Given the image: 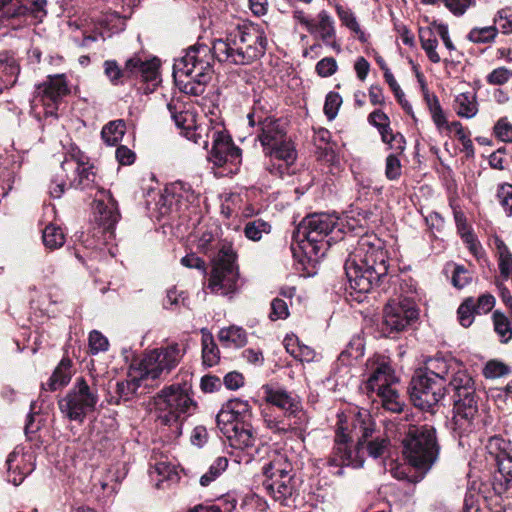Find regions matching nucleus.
I'll list each match as a JSON object with an SVG mask.
<instances>
[{
	"label": "nucleus",
	"mask_w": 512,
	"mask_h": 512,
	"mask_svg": "<svg viewBox=\"0 0 512 512\" xmlns=\"http://www.w3.org/2000/svg\"><path fill=\"white\" fill-rule=\"evenodd\" d=\"M387 252L375 235H364L357 241L345 262V273L351 296L358 302L375 287L391 280L395 295L389 299L383 311V330L388 333L404 331L417 321L419 309L414 295L416 287L411 280L388 276Z\"/></svg>",
	"instance_id": "obj_1"
},
{
	"label": "nucleus",
	"mask_w": 512,
	"mask_h": 512,
	"mask_svg": "<svg viewBox=\"0 0 512 512\" xmlns=\"http://www.w3.org/2000/svg\"><path fill=\"white\" fill-rule=\"evenodd\" d=\"M238 39L227 33L225 39H216L213 47L205 44L190 47L186 54L175 60L173 77L180 89L190 95H201L211 79L215 59L233 65H247L262 57L259 53L246 52Z\"/></svg>",
	"instance_id": "obj_2"
},
{
	"label": "nucleus",
	"mask_w": 512,
	"mask_h": 512,
	"mask_svg": "<svg viewBox=\"0 0 512 512\" xmlns=\"http://www.w3.org/2000/svg\"><path fill=\"white\" fill-rule=\"evenodd\" d=\"M335 445L328 459L329 466L339 467L337 475H342V467L361 468L364 464L363 450L372 458L384 456L390 445L385 435L373 437L375 422L367 410L358 411L352 421L351 434L348 433L347 420L338 416Z\"/></svg>",
	"instance_id": "obj_3"
},
{
	"label": "nucleus",
	"mask_w": 512,
	"mask_h": 512,
	"mask_svg": "<svg viewBox=\"0 0 512 512\" xmlns=\"http://www.w3.org/2000/svg\"><path fill=\"white\" fill-rule=\"evenodd\" d=\"M420 374L440 380L454 392V433L463 437L474 432L478 426V400L475 382L467 371L453 359L435 357L427 361Z\"/></svg>",
	"instance_id": "obj_4"
},
{
	"label": "nucleus",
	"mask_w": 512,
	"mask_h": 512,
	"mask_svg": "<svg viewBox=\"0 0 512 512\" xmlns=\"http://www.w3.org/2000/svg\"><path fill=\"white\" fill-rule=\"evenodd\" d=\"M247 118L251 127H259L257 138L265 154L273 161L270 172L279 177L290 174V168L297 159V152L287 136L284 125L277 119L264 117L256 110L249 113Z\"/></svg>",
	"instance_id": "obj_5"
},
{
	"label": "nucleus",
	"mask_w": 512,
	"mask_h": 512,
	"mask_svg": "<svg viewBox=\"0 0 512 512\" xmlns=\"http://www.w3.org/2000/svg\"><path fill=\"white\" fill-rule=\"evenodd\" d=\"M157 421L180 435L183 421L194 414L197 403L192 397V386L187 381L164 387L154 398Z\"/></svg>",
	"instance_id": "obj_6"
},
{
	"label": "nucleus",
	"mask_w": 512,
	"mask_h": 512,
	"mask_svg": "<svg viewBox=\"0 0 512 512\" xmlns=\"http://www.w3.org/2000/svg\"><path fill=\"white\" fill-rule=\"evenodd\" d=\"M341 226L334 214L314 213L300 222L293 236L305 253L321 257L332 242L341 238Z\"/></svg>",
	"instance_id": "obj_7"
},
{
	"label": "nucleus",
	"mask_w": 512,
	"mask_h": 512,
	"mask_svg": "<svg viewBox=\"0 0 512 512\" xmlns=\"http://www.w3.org/2000/svg\"><path fill=\"white\" fill-rule=\"evenodd\" d=\"M263 487L283 506H292L299 496L297 479L291 461L285 452L275 451L263 468Z\"/></svg>",
	"instance_id": "obj_8"
},
{
	"label": "nucleus",
	"mask_w": 512,
	"mask_h": 512,
	"mask_svg": "<svg viewBox=\"0 0 512 512\" xmlns=\"http://www.w3.org/2000/svg\"><path fill=\"white\" fill-rule=\"evenodd\" d=\"M402 444L407 462L422 473H427L438 460L440 445L432 425L411 426Z\"/></svg>",
	"instance_id": "obj_9"
},
{
	"label": "nucleus",
	"mask_w": 512,
	"mask_h": 512,
	"mask_svg": "<svg viewBox=\"0 0 512 512\" xmlns=\"http://www.w3.org/2000/svg\"><path fill=\"white\" fill-rule=\"evenodd\" d=\"M237 254L229 243L222 244L218 254L213 258L208 289L219 295H229L239 289V268Z\"/></svg>",
	"instance_id": "obj_10"
},
{
	"label": "nucleus",
	"mask_w": 512,
	"mask_h": 512,
	"mask_svg": "<svg viewBox=\"0 0 512 512\" xmlns=\"http://www.w3.org/2000/svg\"><path fill=\"white\" fill-rule=\"evenodd\" d=\"M98 401L99 394L95 383L89 384L86 379L79 377L67 394L58 401V405L64 417L82 423L96 409Z\"/></svg>",
	"instance_id": "obj_11"
},
{
	"label": "nucleus",
	"mask_w": 512,
	"mask_h": 512,
	"mask_svg": "<svg viewBox=\"0 0 512 512\" xmlns=\"http://www.w3.org/2000/svg\"><path fill=\"white\" fill-rule=\"evenodd\" d=\"M182 356L183 351L177 343L169 344L145 353L135 370L143 379H159L169 374Z\"/></svg>",
	"instance_id": "obj_12"
},
{
	"label": "nucleus",
	"mask_w": 512,
	"mask_h": 512,
	"mask_svg": "<svg viewBox=\"0 0 512 512\" xmlns=\"http://www.w3.org/2000/svg\"><path fill=\"white\" fill-rule=\"evenodd\" d=\"M293 20L301 25L315 39L321 40L326 46L341 51L340 45L336 41L335 21L330 13L321 10L312 18L302 9H295L292 12Z\"/></svg>",
	"instance_id": "obj_13"
},
{
	"label": "nucleus",
	"mask_w": 512,
	"mask_h": 512,
	"mask_svg": "<svg viewBox=\"0 0 512 512\" xmlns=\"http://www.w3.org/2000/svg\"><path fill=\"white\" fill-rule=\"evenodd\" d=\"M205 135L206 143H197L204 149L208 147L209 139L212 140V149L209 160L216 166H223L227 163L237 165L241 162V150L233 143L230 135L221 126H209Z\"/></svg>",
	"instance_id": "obj_14"
},
{
	"label": "nucleus",
	"mask_w": 512,
	"mask_h": 512,
	"mask_svg": "<svg viewBox=\"0 0 512 512\" xmlns=\"http://www.w3.org/2000/svg\"><path fill=\"white\" fill-rule=\"evenodd\" d=\"M448 387L437 380L420 373L415 375L410 383V398L413 404L421 410L432 411L445 397Z\"/></svg>",
	"instance_id": "obj_15"
},
{
	"label": "nucleus",
	"mask_w": 512,
	"mask_h": 512,
	"mask_svg": "<svg viewBox=\"0 0 512 512\" xmlns=\"http://www.w3.org/2000/svg\"><path fill=\"white\" fill-rule=\"evenodd\" d=\"M69 93L66 78L62 74L48 76L47 79L36 86L34 92L35 105L41 104L45 115L55 116L63 97Z\"/></svg>",
	"instance_id": "obj_16"
},
{
	"label": "nucleus",
	"mask_w": 512,
	"mask_h": 512,
	"mask_svg": "<svg viewBox=\"0 0 512 512\" xmlns=\"http://www.w3.org/2000/svg\"><path fill=\"white\" fill-rule=\"evenodd\" d=\"M93 217L98 228L104 234V240L110 239L114 234V228L120 219L117 202L111 193L99 190L95 196Z\"/></svg>",
	"instance_id": "obj_17"
},
{
	"label": "nucleus",
	"mask_w": 512,
	"mask_h": 512,
	"mask_svg": "<svg viewBox=\"0 0 512 512\" xmlns=\"http://www.w3.org/2000/svg\"><path fill=\"white\" fill-rule=\"evenodd\" d=\"M5 467L7 481L18 486L35 469L34 454L26 451L24 447L17 446L7 456Z\"/></svg>",
	"instance_id": "obj_18"
},
{
	"label": "nucleus",
	"mask_w": 512,
	"mask_h": 512,
	"mask_svg": "<svg viewBox=\"0 0 512 512\" xmlns=\"http://www.w3.org/2000/svg\"><path fill=\"white\" fill-rule=\"evenodd\" d=\"M230 33L234 38L238 39V44L244 45L246 52L259 53L261 56L265 54L267 48V38L263 29L254 23L243 22L231 29Z\"/></svg>",
	"instance_id": "obj_19"
},
{
	"label": "nucleus",
	"mask_w": 512,
	"mask_h": 512,
	"mask_svg": "<svg viewBox=\"0 0 512 512\" xmlns=\"http://www.w3.org/2000/svg\"><path fill=\"white\" fill-rule=\"evenodd\" d=\"M265 399L268 403L283 410L285 416L307 426L308 417L300 400L282 389H267Z\"/></svg>",
	"instance_id": "obj_20"
},
{
	"label": "nucleus",
	"mask_w": 512,
	"mask_h": 512,
	"mask_svg": "<svg viewBox=\"0 0 512 512\" xmlns=\"http://www.w3.org/2000/svg\"><path fill=\"white\" fill-rule=\"evenodd\" d=\"M172 119L177 128L181 130V134L197 145V143H206L204 140V133L210 125L196 124L194 115L188 111H177L176 105L173 102L167 104Z\"/></svg>",
	"instance_id": "obj_21"
},
{
	"label": "nucleus",
	"mask_w": 512,
	"mask_h": 512,
	"mask_svg": "<svg viewBox=\"0 0 512 512\" xmlns=\"http://www.w3.org/2000/svg\"><path fill=\"white\" fill-rule=\"evenodd\" d=\"M252 417L251 407L246 400L231 399L216 416L218 428L232 425L250 424Z\"/></svg>",
	"instance_id": "obj_22"
},
{
	"label": "nucleus",
	"mask_w": 512,
	"mask_h": 512,
	"mask_svg": "<svg viewBox=\"0 0 512 512\" xmlns=\"http://www.w3.org/2000/svg\"><path fill=\"white\" fill-rule=\"evenodd\" d=\"M490 453L495 455L498 471L504 481L505 490L512 488V448L510 442L501 437H491L489 440Z\"/></svg>",
	"instance_id": "obj_23"
},
{
	"label": "nucleus",
	"mask_w": 512,
	"mask_h": 512,
	"mask_svg": "<svg viewBox=\"0 0 512 512\" xmlns=\"http://www.w3.org/2000/svg\"><path fill=\"white\" fill-rule=\"evenodd\" d=\"M369 122L378 129L382 141L387 143L391 149L399 154L404 151L406 141L403 135L392 132L389 117L383 111H373L369 115Z\"/></svg>",
	"instance_id": "obj_24"
},
{
	"label": "nucleus",
	"mask_w": 512,
	"mask_h": 512,
	"mask_svg": "<svg viewBox=\"0 0 512 512\" xmlns=\"http://www.w3.org/2000/svg\"><path fill=\"white\" fill-rule=\"evenodd\" d=\"M370 369L371 374L365 385L368 392L378 393L382 388L389 387L397 382L393 369L385 360L372 363Z\"/></svg>",
	"instance_id": "obj_25"
},
{
	"label": "nucleus",
	"mask_w": 512,
	"mask_h": 512,
	"mask_svg": "<svg viewBox=\"0 0 512 512\" xmlns=\"http://www.w3.org/2000/svg\"><path fill=\"white\" fill-rule=\"evenodd\" d=\"M63 169H69V172L73 173V177L69 178V187L81 190L93 187L96 174L92 166L80 163L74 158H66L63 161Z\"/></svg>",
	"instance_id": "obj_26"
},
{
	"label": "nucleus",
	"mask_w": 512,
	"mask_h": 512,
	"mask_svg": "<svg viewBox=\"0 0 512 512\" xmlns=\"http://www.w3.org/2000/svg\"><path fill=\"white\" fill-rule=\"evenodd\" d=\"M229 441L231 447L245 450L254 446L256 437L251 424L232 425L219 428Z\"/></svg>",
	"instance_id": "obj_27"
},
{
	"label": "nucleus",
	"mask_w": 512,
	"mask_h": 512,
	"mask_svg": "<svg viewBox=\"0 0 512 512\" xmlns=\"http://www.w3.org/2000/svg\"><path fill=\"white\" fill-rule=\"evenodd\" d=\"M263 419L265 427L275 434L297 432L302 431L306 428V425L299 423L290 417H287L285 415L279 417L266 411L263 413Z\"/></svg>",
	"instance_id": "obj_28"
},
{
	"label": "nucleus",
	"mask_w": 512,
	"mask_h": 512,
	"mask_svg": "<svg viewBox=\"0 0 512 512\" xmlns=\"http://www.w3.org/2000/svg\"><path fill=\"white\" fill-rule=\"evenodd\" d=\"M158 67L159 64L155 59L143 61L138 57H134L126 62L125 72L141 76L145 81H155L158 76Z\"/></svg>",
	"instance_id": "obj_29"
},
{
	"label": "nucleus",
	"mask_w": 512,
	"mask_h": 512,
	"mask_svg": "<svg viewBox=\"0 0 512 512\" xmlns=\"http://www.w3.org/2000/svg\"><path fill=\"white\" fill-rule=\"evenodd\" d=\"M71 366V360L69 358H63L48 381L42 384V388L49 391H56L66 386L72 377Z\"/></svg>",
	"instance_id": "obj_30"
},
{
	"label": "nucleus",
	"mask_w": 512,
	"mask_h": 512,
	"mask_svg": "<svg viewBox=\"0 0 512 512\" xmlns=\"http://www.w3.org/2000/svg\"><path fill=\"white\" fill-rule=\"evenodd\" d=\"M142 380L143 378L136 372L135 368H131L127 379L119 381L116 384V394L118 397L116 403L133 399Z\"/></svg>",
	"instance_id": "obj_31"
},
{
	"label": "nucleus",
	"mask_w": 512,
	"mask_h": 512,
	"mask_svg": "<svg viewBox=\"0 0 512 512\" xmlns=\"http://www.w3.org/2000/svg\"><path fill=\"white\" fill-rule=\"evenodd\" d=\"M150 476L156 481L157 488H164L165 482H175L178 480V474L174 466L164 461L155 463L150 470Z\"/></svg>",
	"instance_id": "obj_32"
},
{
	"label": "nucleus",
	"mask_w": 512,
	"mask_h": 512,
	"mask_svg": "<svg viewBox=\"0 0 512 512\" xmlns=\"http://www.w3.org/2000/svg\"><path fill=\"white\" fill-rule=\"evenodd\" d=\"M124 477L125 473L118 465L112 466L106 470L104 476L99 480V484L106 495H113L118 491Z\"/></svg>",
	"instance_id": "obj_33"
},
{
	"label": "nucleus",
	"mask_w": 512,
	"mask_h": 512,
	"mask_svg": "<svg viewBox=\"0 0 512 512\" xmlns=\"http://www.w3.org/2000/svg\"><path fill=\"white\" fill-rule=\"evenodd\" d=\"M124 477L125 473L118 465L112 466L106 470L104 476L99 480V484L106 495H113L118 491Z\"/></svg>",
	"instance_id": "obj_34"
},
{
	"label": "nucleus",
	"mask_w": 512,
	"mask_h": 512,
	"mask_svg": "<svg viewBox=\"0 0 512 512\" xmlns=\"http://www.w3.org/2000/svg\"><path fill=\"white\" fill-rule=\"evenodd\" d=\"M218 338L221 343L230 347L240 348L247 342V334L242 327L230 326L219 331Z\"/></svg>",
	"instance_id": "obj_35"
},
{
	"label": "nucleus",
	"mask_w": 512,
	"mask_h": 512,
	"mask_svg": "<svg viewBox=\"0 0 512 512\" xmlns=\"http://www.w3.org/2000/svg\"><path fill=\"white\" fill-rule=\"evenodd\" d=\"M419 39L422 49L425 51L428 59L433 63H439L441 58L436 51L438 40L431 28H420Z\"/></svg>",
	"instance_id": "obj_36"
},
{
	"label": "nucleus",
	"mask_w": 512,
	"mask_h": 512,
	"mask_svg": "<svg viewBox=\"0 0 512 512\" xmlns=\"http://www.w3.org/2000/svg\"><path fill=\"white\" fill-rule=\"evenodd\" d=\"M454 109L460 117H474L478 112L475 94L460 93L455 98Z\"/></svg>",
	"instance_id": "obj_37"
},
{
	"label": "nucleus",
	"mask_w": 512,
	"mask_h": 512,
	"mask_svg": "<svg viewBox=\"0 0 512 512\" xmlns=\"http://www.w3.org/2000/svg\"><path fill=\"white\" fill-rule=\"evenodd\" d=\"M376 395L379 397L382 406L386 410L394 413L402 411L403 401L394 385L382 388V390L376 393Z\"/></svg>",
	"instance_id": "obj_38"
},
{
	"label": "nucleus",
	"mask_w": 512,
	"mask_h": 512,
	"mask_svg": "<svg viewBox=\"0 0 512 512\" xmlns=\"http://www.w3.org/2000/svg\"><path fill=\"white\" fill-rule=\"evenodd\" d=\"M125 130L126 124L123 120H114L102 128L101 137L107 145L114 146L122 140Z\"/></svg>",
	"instance_id": "obj_39"
},
{
	"label": "nucleus",
	"mask_w": 512,
	"mask_h": 512,
	"mask_svg": "<svg viewBox=\"0 0 512 512\" xmlns=\"http://www.w3.org/2000/svg\"><path fill=\"white\" fill-rule=\"evenodd\" d=\"M424 99L435 126L439 132H442L446 127H448V122L437 96L430 95L426 92L424 94Z\"/></svg>",
	"instance_id": "obj_40"
},
{
	"label": "nucleus",
	"mask_w": 512,
	"mask_h": 512,
	"mask_svg": "<svg viewBox=\"0 0 512 512\" xmlns=\"http://www.w3.org/2000/svg\"><path fill=\"white\" fill-rule=\"evenodd\" d=\"M169 198L175 199L178 202L181 199L191 202L195 199V195L190 185L183 182H176L170 188H166L165 194L161 196L164 202L168 201Z\"/></svg>",
	"instance_id": "obj_41"
},
{
	"label": "nucleus",
	"mask_w": 512,
	"mask_h": 512,
	"mask_svg": "<svg viewBox=\"0 0 512 512\" xmlns=\"http://www.w3.org/2000/svg\"><path fill=\"white\" fill-rule=\"evenodd\" d=\"M271 232V224L263 219H253L244 226V235L252 241H259L264 234Z\"/></svg>",
	"instance_id": "obj_42"
},
{
	"label": "nucleus",
	"mask_w": 512,
	"mask_h": 512,
	"mask_svg": "<svg viewBox=\"0 0 512 512\" xmlns=\"http://www.w3.org/2000/svg\"><path fill=\"white\" fill-rule=\"evenodd\" d=\"M69 169H63V162L60 165L59 170L51 177L49 184V194L51 197L57 199L60 198L67 187H69V183L67 184L66 179L69 180L68 173Z\"/></svg>",
	"instance_id": "obj_43"
},
{
	"label": "nucleus",
	"mask_w": 512,
	"mask_h": 512,
	"mask_svg": "<svg viewBox=\"0 0 512 512\" xmlns=\"http://www.w3.org/2000/svg\"><path fill=\"white\" fill-rule=\"evenodd\" d=\"M42 239L44 245L50 250L60 248L65 243L63 230L54 224H49L45 227Z\"/></svg>",
	"instance_id": "obj_44"
},
{
	"label": "nucleus",
	"mask_w": 512,
	"mask_h": 512,
	"mask_svg": "<svg viewBox=\"0 0 512 512\" xmlns=\"http://www.w3.org/2000/svg\"><path fill=\"white\" fill-rule=\"evenodd\" d=\"M227 466L228 459L226 457H217L210 465L208 471L200 477L201 486H209L227 469Z\"/></svg>",
	"instance_id": "obj_45"
},
{
	"label": "nucleus",
	"mask_w": 512,
	"mask_h": 512,
	"mask_svg": "<svg viewBox=\"0 0 512 512\" xmlns=\"http://www.w3.org/2000/svg\"><path fill=\"white\" fill-rule=\"evenodd\" d=\"M494 330L502 343H508L512 339V327L509 319L498 311L493 313Z\"/></svg>",
	"instance_id": "obj_46"
},
{
	"label": "nucleus",
	"mask_w": 512,
	"mask_h": 512,
	"mask_svg": "<svg viewBox=\"0 0 512 512\" xmlns=\"http://www.w3.org/2000/svg\"><path fill=\"white\" fill-rule=\"evenodd\" d=\"M202 358L203 363L210 367L215 365L219 360V349L211 335H203Z\"/></svg>",
	"instance_id": "obj_47"
},
{
	"label": "nucleus",
	"mask_w": 512,
	"mask_h": 512,
	"mask_svg": "<svg viewBox=\"0 0 512 512\" xmlns=\"http://www.w3.org/2000/svg\"><path fill=\"white\" fill-rule=\"evenodd\" d=\"M475 314L474 299L472 297L465 299L457 310L459 323L465 328L473 323Z\"/></svg>",
	"instance_id": "obj_48"
},
{
	"label": "nucleus",
	"mask_w": 512,
	"mask_h": 512,
	"mask_svg": "<svg viewBox=\"0 0 512 512\" xmlns=\"http://www.w3.org/2000/svg\"><path fill=\"white\" fill-rule=\"evenodd\" d=\"M508 365L499 360L488 361L483 368V375L487 379H496L510 374Z\"/></svg>",
	"instance_id": "obj_49"
},
{
	"label": "nucleus",
	"mask_w": 512,
	"mask_h": 512,
	"mask_svg": "<svg viewBox=\"0 0 512 512\" xmlns=\"http://www.w3.org/2000/svg\"><path fill=\"white\" fill-rule=\"evenodd\" d=\"M472 281V274L469 272L468 269H466L463 265H455L452 277H451V283L452 285L457 289H462L466 287L468 284H470Z\"/></svg>",
	"instance_id": "obj_50"
},
{
	"label": "nucleus",
	"mask_w": 512,
	"mask_h": 512,
	"mask_svg": "<svg viewBox=\"0 0 512 512\" xmlns=\"http://www.w3.org/2000/svg\"><path fill=\"white\" fill-rule=\"evenodd\" d=\"M497 35V28L494 26H488L483 28H474L469 34L468 38L472 42L476 43H486L495 38Z\"/></svg>",
	"instance_id": "obj_51"
},
{
	"label": "nucleus",
	"mask_w": 512,
	"mask_h": 512,
	"mask_svg": "<svg viewBox=\"0 0 512 512\" xmlns=\"http://www.w3.org/2000/svg\"><path fill=\"white\" fill-rule=\"evenodd\" d=\"M402 165L397 154L391 153L385 162V176L388 180L394 181L400 178Z\"/></svg>",
	"instance_id": "obj_52"
},
{
	"label": "nucleus",
	"mask_w": 512,
	"mask_h": 512,
	"mask_svg": "<svg viewBox=\"0 0 512 512\" xmlns=\"http://www.w3.org/2000/svg\"><path fill=\"white\" fill-rule=\"evenodd\" d=\"M342 98L336 92H329L325 99L324 112L329 120L336 117L339 107L341 106Z\"/></svg>",
	"instance_id": "obj_53"
},
{
	"label": "nucleus",
	"mask_w": 512,
	"mask_h": 512,
	"mask_svg": "<svg viewBox=\"0 0 512 512\" xmlns=\"http://www.w3.org/2000/svg\"><path fill=\"white\" fill-rule=\"evenodd\" d=\"M336 12L342 23L353 32H360V26L352 11L342 5H336Z\"/></svg>",
	"instance_id": "obj_54"
},
{
	"label": "nucleus",
	"mask_w": 512,
	"mask_h": 512,
	"mask_svg": "<svg viewBox=\"0 0 512 512\" xmlns=\"http://www.w3.org/2000/svg\"><path fill=\"white\" fill-rule=\"evenodd\" d=\"M338 65L333 57H325L318 61L315 70L316 73L323 78L330 77L336 73Z\"/></svg>",
	"instance_id": "obj_55"
},
{
	"label": "nucleus",
	"mask_w": 512,
	"mask_h": 512,
	"mask_svg": "<svg viewBox=\"0 0 512 512\" xmlns=\"http://www.w3.org/2000/svg\"><path fill=\"white\" fill-rule=\"evenodd\" d=\"M89 346L92 354H97L108 349L109 343L107 338L99 331L93 330L89 334Z\"/></svg>",
	"instance_id": "obj_56"
},
{
	"label": "nucleus",
	"mask_w": 512,
	"mask_h": 512,
	"mask_svg": "<svg viewBox=\"0 0 512 512\" xmlns=\"http://www.w3.org/2000/svg\"><path fill=\"white\" fill-rule=\"evenodd\" d=\"M289 316L288 305L286 301L280 298H275L271 302V312L269 318L272 321L278 319H286Z\"/></svg>",
	"instance_id": "obj_57"
},
{
	"label": "nucleus",
	"mask_w": 512,
	"mask_h": 512,
	"mask_svg": "<svg viewBox=\"0 0 512 512\" xmlns=\"http://www.w3.org/2000/svg\"><path fill=\"white\" fill-rule=\"evenodd\" d=\"M443 2L455 16H462L468 8L475 5L474 0H443Z\"/></svg>",
	"instance_id": "obj_58"
},
{
	"label": "nucleus",
	"mask_w": 512,
	"mask_h": 512,
	"mask_svg": "<svg viewBox=\"0 0 512 512\" xmlns=\"http://www.w3.org/2000/svg\"><path fill=\"white\" fill-rule=\"evenodd\" d=\"M495 305V298L491 294H482L478 297L477 302L474 301V309L476 314H486L490 312Z\"/></svg>",
	"instance_id": "obj_59"
},
{
	"label": "nucleus",
	"mask_w": 512,
	"mask_h": 512,
	"mask_svg": "<svg viewBox=\"0 0 512 512\" xmlns=\"http://www.w3.org/2000/svg\"><path fill=\"white\" fill-rule=\"evenodd\" d=\"M495 23L504 34L512 33V11L509 9L499 11Z\"/></svg>",
	"instance_id": "obj_60"
},
{
	"label": "nucleus",
	"mask_w": 512,
	"mask_h": 512,
	"mask_svg": "<svg viewBox=\"0 0 512 512\" xmlns=\"http://www.w3.org/2000/svg\"><path fill=\"white\" fill-rule=\"evenodd\" d=\"M511 77V72L505 67H499L494 69L487 76V82L492 85H503Z\"/></svg>",
	"instance_id": "obj_61"
},
{
	"label": "nucleus",
	"mask_w": 512,
	"mask_h": 512,
	"mask_svg": "<svg viewBox=\"0 0 512 512\" xmlns=\"http://www.w3.org/2000/svg\"><path fill=\"white\" fill-rule=\"evenodd\" d=\"M364 353V345L362 343V340L360 338L353 339L346 350H344L340 354V359L344 360L346 356L352 357L354 359H357L361 357Z\"/></svg>",
	"instance_id": "obj_62"
},
{
	"label": "nucleus",
	"mask_w": 512,
	"mask_h": 512,
	"mask_svg": "<svg viewBox=\"0 0 512 512\" xmlns=\"http://www.w3.org/2000/svg\"><path fill=\"white\" fill-rule=\"evenodd\" d=\"M501 205L506 209L507 215H512V185H502L498 191Z\"/></svg>",
	"instance_id": "obj_63"
},
{
	"label": "nucleus",
	"mask_w": 512,
	"mask_h": 512,
	"mask_svg": "<svg viewBox=\"0 0 512 512\" xmlns=\"http://www.w3.org/2000/svg\"><path fill=\"white\" fill-rule=\"evenodd\" d=\"M494 130L501 141L512 142V125L510 123L504 119H500L495 125Z\"/></svg>",
	"instance_id": "obj_64"
}]
</instances>
